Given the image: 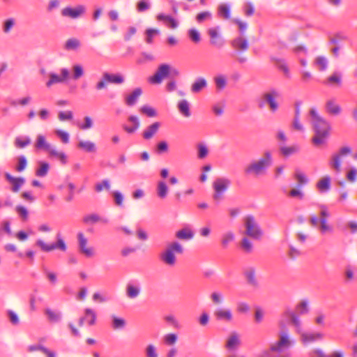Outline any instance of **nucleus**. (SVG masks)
<instances>
[{
    "label": "nucleus",
    "mask_w": 357,
    "mask_h": 357,
    "mask_svg": "<svg viewBox=\"0 0 357 357\" xmlns=\"http://www.w3.org/2000/svg\"><path fill=\"white\" fill-rule=\"evenodd\" d=\"M310 115L314 132L312 142L314 146H320L327 142L330 135L331 125L326 119L319 114L315 108L310 109Z\"/></svg>",
    "instance_id": "nucleus-1"
},
{
    "label": "nucleus",
    "mask_w": 357,
    "mask_h": 357,
    "mask_svg": "<svg viewBox=\"0 0 357 357\" xmlns=\"http://www.w3.org/2000/svg\"><path fill=\"white\" fill-rule=\"evenodd\" d=\"M273 162V159L271 152L266 151L261 158L257 160L252 161L247 165L244 172L248 175L262 176L266 174L268 169L272 166Z\"/></svg>",
    "instance_id": "nucleus-2"
},
{
    "label": "nucleus",
    "mask_w": 357,
    "mask_h": 357,
    "mask_svg": "<svg viewBox=\"0 0 357 357\" xmlns=\"http://www.w3.org/2000/svg\"><path fill=\"white\" fill-rule=\"evenodd\" d=\"M279 325L281 328L278 334L279 340L271 346L272 352H282L295 343V341L290 337L289 330L286 328L283 321H280Z\"/></svg>",
    "instance_id": "nucleus-3"
},
{
    "label": "nucleus",
    "mask_w": 357,
    "mask_h": 357,
    "mask_svg": "<svg viewBox=\"0 0 357 357\" xmlns=\"http://www.w3.org/2000/svg\"><path fill=\"white\" fill-rule=\"evenodd\" d=\"M183 248L178 241H173L168 244L167 248L160 254L161 261L169 266H174L176 262L175 254H182Z\"/></svg>",
    "instance_id": "nucleus-4"
},
{
    "label": "nucleus",
    "mask_w": 357,
    "mask_h": 357,
    "mask_svg": "<svg viewBox=\"0 0 357 357\" xmlns=\"http://www.w3.org/2000/svg\"><path fill=\"white\" fill-rule=\"evenodd\" d=\"M243 221L245 227V234L253 239H260L263 235V231L254 216L248 215L244 218Z\"/></svg>",
    "instance_id": "nucleus-5"
},
{
    "label": "nucleus",
    "mask_w": 357,
    "mask_h": 357,
    "mask_svg": "<svg viewBox=\"0 0 357 357\" xmlns=\"http://www.w3.org/2000/svg\"><path fill=\"white\" fill-rule=\"evenodd\" d=\"M281 96V92L278 89L271 88L263 94L262 99L264 102L268 105L270 110L273 113H275L280 107L278 100L280 98Z\"/></svg>",
    "instance_id": "nucleus-6"
},
{
    "label": "nucleus",
    "mask_w": 357,
    "mask_h": 357,
    "mask_svg": "<svg viewBox=\"0 0 357 357\" xmlns=\"http://www.w3.org/2000/svg\"><path fill=\"white\" fill-rule=\"evenodd\" d=\"M56 241L52 244H47L44 241L38 239L36 242V245L38 246L41 250L47 252L56 249L65 252L67 250V245L60 232L56 234Z\"/></svg>",
    "instance_id": "nucleus-7"
},
{
    "label": "nucleus",
    "mask_w": 357,
    "mask_h": 357,
    "mask_svg": "<svg viewBox=\"0 0 357 357\" xmlns=\"http://www.w3.org/2000/svg\"><path fill=\"white\" fill-rule=\"evenodd\" d=\"M351 153V148L348 146L342 147L337 153L332 155L330 160L328 161V165L331 169L335 171L337 174L341 172L342 167V158Z\"/></svg>",
    "instance_id": "nucleus-8"
},
{
    "label": "nucleus",
    "mask_w": 357,
    "mask_h": 357,
    "mask_svg": "<svg viewBox=\"0 0 357 357\" xmlns=\"http://www.w3.org/2000/svg\"><path fill=\"white\" fill-rule=\"evenodd\" d=\"M171 73V66L167 63L160 64L153 75L149 77L148 81L152 84H160L163 79L167 78Z\"/></svg>",
    "instance_id": "nucleus-9"
},
{
    "label": "nucleus",
    "mask_w": 357,
    "mask_h": 357,
    "mask_svg": "<svg viewBox=\"0 0 357 357\" xmlns=\"http://www.w3.org/2000/svg\"><path fill=\"white\" fill-rule=\"evenodd\" d=\"M231 182L228 178H218L214 181L213 183V188L215 193L213 196L215 200H219L221 199L222 195L227 191Z\"/></svg>",
    "instance_id": "nucleus-10"
},
{
    "label": "nucleus",
    "mask_w": 357,
    "mask_h": 357,
    "mask_svg": "<svg viewBox=\"0 0 357 357\" xmlns=\"http://www.w3.org/2000/svg\"><path fill=\"white\" fill-rule=\"evenodd\" d=\"M61 75H59L55 73H49V79L45 85L47 88H50L54 84H61L65 82L70 77V72L68 68H62L60 69Z\"/></svg>",
    "instance_id": "nucleus-11"
},
{
    "label": "nucleus",
    "mask_w": 357,
    "mask_h": 357,
    "mask_svg": "<svg viewBox=\"0 0 357 357\" xmlns=\"http://www.w3.org/2000/svg\"><path fill=\"white\" fill-rule=\"evenodd\" d=\"M86 12L84 5H77L75 7L66 6L61 11V15L64 17L75 20L81 17Z\"/></svg>",
    "instance_id": "nucleus-12"
},
{
    "label": "nucleus",
    "mask_w": 357,
    "mask_h": 357,
    "mask_svg": "<svg viewBox=\"0 0 357 357\" xmlns=\"http://www.w3.org/2000/svg\"><path fill=\"white\" fill-rule=\"evenodd\" d=\"M208 34L210 37V43L212 46L217 48H222L225 44V40L220 33V26L210 28L208 30Z\"/></svg>",
    "instance_id": "nucleus-13"
},
{
    "label": "nucleus",
    "mask_w": 357,
    "mask_h": 357,
    "mask_svg": "<svg viewBox=\"0 0 357 357\" xmlns=\"http://www.w3.org/2000/svg\"><path fill=\"white\" fill-rule=\"evenodd\" d=\"M142 291V284L138 280H130L126 286V295L130 299L137 298Z\"/></svg>",
    "instance_id": "nucleus-14"
},
{
    "label": "nucleus",
    "mask_w": 357,
    "mask_h": 357,
    "mask_svg": "<svg viewBox=\"0 0 357 357\" xmlns=\"http://www.w3.org/2000/svg\"><path fill=\"white\" fill-rule=\"evenodd\" d=\"M77 240L79 252L87 257L93 256V248L87 246L88 240L82 232L77 234Z\"/></svg>",
    "instance_id": "nucleus-15"
},
{
    "label": "nucleus",
    "mask_w": 357,
    "mask_h": 357,
    "mask_svg": "<svg viewBox=\"0 0 357 357\" xmlns=\"http://www.w3.org/2000/svg\"><path fill=\"white\" fill-rule=\"evenodd\" d=\"M301 342L307 345L316 341L321 340L324 338V334L319 332H305L301 334Z\"/></svg>",
    "instance_id": "nucleus-16"
},
{
    "label": "nucleus",
    "mask_w": 357,
    "mask_h": 357,
    "mask_svg": "<svg viewBox=\"0 0 357 357\" xmlns=\"http://www.w3.org/2000/svg\"><path fill=\"white\" fill-rule=\"evenodd\" d=\"M324 109L326 113L331 116H338L342 112V107L335 98L326 100Z\"/></svg>",
    "instance_id": "nucleus-17"
},
{
    "label": "nucleus",
    "mask_w": 357,
    "mask_h": 357,
    "mask_svg": "<svg viewBox=\"0 0 357 357\" xmlns=\"http://www.w3.org/2000/svg\"><path fill=\"white\" fill-rule=\"evenodd\" d=\"M282 316L284 317L291 319V321L292 324L295 326L296 332L298 334L300 335L303 331V328H302L301 321L298 315L296 314L294 312L289 310H286L283 313Z\"/></svg>",
    "instance_id": "nucleus-18"
},
{
    "label": "nucleus",
    "mask_w": 357,
    "mask_h": 357,
    "mask_svg": "<svg viewBox=\"0 0 357 357\" xmlns=\"http://www.w3.org/2000/svg\"><path fill=\"white\" fill-rule=\"evenodd\" d=\"M214 316L217 320L229 322L233 319L231 310L229 308L219 307L214 312Z\"/></svg>",
    "instance_id": "nucleus-19"
},
{
    "label": "nucleus",
    "mask_w": 357,
    "mask_h": 357,
    "mask_svg": "<svg viewBox=\"0 0 357 357\" xmlns=\"http://www.w3.org/2000/svg\"><path fill=\"white\" fill-rule=\"evenodd\" d=\"M6 180L12 184L11 190L13 192H17L21 187L24 184L25 179L22 177H14L9 173L5 174Z\"/></svg>",
    "instance_id": "nucleus-20"
},
{
    "label": "nucleus",
    "mask_w": 357,
    "mask_h": 357,
    "mask_svg": "<svg viewBox=\"0 0 357 357\" xmlns=\"http://www.w3.org/2000/svg\"><path fill=\"white\" fill-rule=\"evenodd\" d=\"M241 345L240 335L236 332H232L227 340L226 348L229 351H235Z\"/></svg>",
    "instance_id": "nucleus-21"
},
{
    "label": "nucleus",
    "mask_w": 357,
    "mask_h": 357,
    "mask_svg": "<svg viewBox=\"0 0 357 357\" xmlns=\"http://www.w3.org/2000/svg\"><path fill=\"white\" fill-rule=\"evenodd\" d=\"M231 47L237 50L245 52L248 50L249 44L246 38L238 36L231 41Z\"/></svg>",
    "instance_id": "nucleus-22"
},
{
    "label": "nucleus",
    "mask_w": 357,
    "mask_h": 357,
    "mask_svg": "<svg viewBox=\"0 0 357 357\" xmlns=\"http://www.w3.org/2000/svg\"><path fill=\"white\" fill-rule=\"evenodd\" d=\"M82 221L86 225H93L98 222H101L105 224L108 222V220L107 218H101L97 213H91L84 215Z\"/></svg>",
    "instance_id": "nucleus-23"
},
{
    "label": "nucleus",
    "mask_w": 357,
    "mask_h": 357,
    "mask_svg": "<svg viewBox=\"0 0 357 357\" xmlns=\"http://www.w3.org/2000/svg\"><path fill=\"white\" fill-rule=\"evenodd\" d=\"M142 93V90L140 88H136L133 90V91L126 97L125 102L128 106H133L135 105L139 98Z\"/></svg>",
    "instance_id": "nucleus-24"
},
{
    "label": "nucleus",
    "mask_w": 357,
    "mask_h": 357,
    "mask_svg": "<svg viewBox=\"0 0 357 357\" xmlns=\"http://www.w3.org/2000/svg\"><path fill=\"white\" fill-rule=\"evenodd\" d=\"M169 192V188L167 183L165 181H159L156 185V193L157 196L160 199H165Z\"/></svg>",
    "instance_id": "nucleus-25"
},
{
    "label": "nucleus",
    "mask_w": 357,
    "mask_h": 357,
    "mask_svg": "<svg viewBox=\"0 0 357 357\" xmlns=\"http://www.w3.org/2000/svg\"><path fill=\"white\" fill-rule=\"evenodd\" d=\"M104 77L108 83L114 84H121L125 81L124 77L119 73L111 74L109 73H104Z\"/></svg>",
    "instance_id": "nucleus-26"
},
{
    "label": "nucleus",
    "mask_w": 357,
    "mask_h": 357,
    "mask_svg": "<svg viewBox=\"0 0 357 357\" xmlns=\"http://www.w3.org/2000/svg\"><path fill=\"white\" fill-rule=\"evenodd\" d=\"M331 177L325 176L317 183V188L320 192H327L331 189Z\"/></svg>",
    "instance_id": "nucleus-27"
},
{
    "label": "nucleus",
    "mask_w": 357,
    "mask_h": 357,
    "mask_svg": "<svg viewBox=\"0 0 357 357\" xmlns=\"http://www.w3.org/2000/svg\"><path fill=\"white\" fill-rule=\"evenodd\" d=\"M160 123L159 122H155L143 132L142 136L145 139H150L152 138L156 132L158 131Z\"/></svg>",
    "instance_id": "nucleus-28"
},
{
    "label": "nucleus",
    "mask_w": 357,
    "mask_h": 357,
    "mask_svg": "<svg viewBox=\"0 0 357 357\" xmlns=\"http://www.w3.org/2000/svg\"><path fill=\"white\" fill-rule=\"evenodd\" d=\"M128 121L131 123V126H124L123 129L128 133H133L139 128V121L136 116H130L128 118Z\"/></svg>",
    "instance_id": "nucleus-29"
},
{
    "label": "nucleus",
    "mask_w": 357,
    "mask_h": 357,
    "mask_svg": "<svg viewBox=\"0 0 357 357\" xmlns=\"http://www.w3.org/2000/svg\"><path fill=\"white\" fill-rule=\"evenodd\" d=\"M84 312H85L84 317H81L79 320V326H82L84 324V322L85 321V319H88L89 317H90V319L89 320V325H90V326L93 325L96 323V312L90 308H86Z\"/></svg>",
    "instance_id": "nucleus-30"
},
{
    "label": "nucleus",
    "mask_w": 357,
    "mask_h": 357,
    "mask_svg": "<svg viewBox=\"0 0 357 357\" xmlns=\"http://www.w3.org/2000/svg\"><path fill=\"white\" fill-rule=\"evenodd\" d=\"M35 147L37 149H43L48 152L52 146L46 141L44 135H38L36 140Z\"/></svg>",
    "instance_id": "nucleus-31"
},
{
    "label": "nucleus",
    "mask_w": 357,
    "mask_h": 357,
    "mask_svg": "<svg viewBox=\"0 0 357 357\" xmlns=\"http://www.w3.org/2000/svg\"><path fill=\"white\" fill-rule=\"evenodd\" d=\"M207 86V82L202 77H197L191 86V91L192 93H199Z\"/></svg>",
    "instance_id": "nucleus-32"
},
{
    "label": "nucleus",
    "mask_w": 357,
    "mask_h": 357,
    "mask_svg": "<svg viewBox=\"0 0 357 357\" xmlns=\"http://www.w3.org/2000/svg\"><path fill=\"white\" fill-rule=\"evenodd\" d=\"M245 275L250 285L255 288H257L259 287V282L255 275V270L253 268H250L246 270Z\"/></svg>",
    "instance_id": "nucleus-33"
},
{
    "label": "nucleus",
    "mask_w": 357,
    "mask_h": 357,
    "mask_svg": "<svg viewBox=\"0 0 357 357\" xmlns=\"http://www.w3.org/2000/svg\"><path fill=\"white\" fill-rule=\"evenodd\" d=\"M51 157H54L59 160L61 164L66 165L68 162V157L66 154L63 151H59L56 149L52 146L48 151Z\"/></svg>",
    "instance_id": "nucleus-34"
},
{
    "label": "nucleus",
    "mask_w": 357,
    "mask_h": 357,
    "mask_svg": "<svg viewBox=\"0 0 357 357\" xmlns=\"http://www.w3.org/2000/svg\"><path fill=\"white\" fill-rule=\"evenodd\" d=\"M178 109L179 112L184 117H189L191 115L190 109V104L188 101L185 99L181 100L178 102L177 105Z\"/></svg>",
    "instance_id": "nucleus-35"
},
{
    "label": "nucleus",
    "mask_w": 357,
    "mask_h": 357,
    "mask_svg": "<svg viewBox=\"0 0 357 357\" xmlns=\"http://www.w3.org/2000/svg\"><path fill=\"white\" fill-rule=\"evenodd\" d=\"M45 313L50 322L58 323L61 321L62 319V313L59 311H55L50 308H47Z\"/></svg>",
    "instance_id": "nucleus-36"
},
{
    "label": "nucleus",
    "mask_w": 357,
    "mask_h": 357,
    "mask_svg": "<svg viewBox=\"0 0 357 357\" xmlns=\"http://www.w3.org/2000/svg\"><path fill=\"white\" fill-rule=\"evenodd\" d=\"M176 237L181 240L188 241L194 237V233L190 228H183L176 233Z\"/></svg>",
    "instance_id": "nucleus-37"
},
{
    "label": "nucleus",
    "mask_w": 357,
    "mask_h": 357,
    "mask_svg": "<svg viewBox=\"0 0 357 357\" xmlns=\"http://www.w3.org/2000/svg\"><path fill=\"white\" fill-rule=\"evenodd\" d=\"M218 13L225 19H229L231 17V5L229 3L220 4L218 8Z\"/></svg>",
    "instance_id": "nucleus-38"
},
{
    "label": "nucleus",
    "mask_w": 357,
    "mask_h": 357,
    "mask_svg": "<svg viewBox=\"0 0 357 357\" xmlns=\"http://www.w3.org/2000/svg\"><path fill=\"white\" fill-rule=\"evenodd\" d=\"M50 170V165L46 162H38V167L36 171V175L38 177L45 176Z\"/></svg>",
    "instance_id": "nucleus-39"
},
{
    "label": "nucleus",
    "mask_w": 357,
    "mask_h": 357,
    "mask_svg": "<svg viewBox=\"0 0 357 357\" xmlns=\"http://www.w3.org/2000/svg\"><path fill=\"white\" fill-rule=\"evenodd\" d=\"M77 147L88 153L95 152L96 150V144L91 141H80Z\"/></svg>",
    "instance_id": "nucleus-40"
},
{
    "label": "nucleus",
    "mask_w": 357,
    "mask_h": 357,
    "mask_svg": "<svg viewBox=\"0 0 357 357\" xmlns=\"http://www.w3.org/2000/svg\"><path fill=\"white\" fill-rule=\"evenodd\" d=\"M314 64L318 68L319 70L325 71L328 68V61L326 57L319 56L314 59Z\"/></svg>",
    "instance_id": "nucleus-41"
},
{
    "label": "nucleus",
    "mask_w": 357,
    "mask_h": 357,
    "mask_svg": "<svg viewBox=\"0 0 357 357\" xmlns=\"http://www.w3.org/2000/svg\"><path fill=\"white\" fill-rule=\"evenodd\" d=\"M31 141L29 136L17 137L15 139L14 144L16 147L24 149L31 144Z\"/></svg>",
    "instance_id": "nucleus-42"
},
{
    "label": "nucleus",
    "mask_w": 357,
    "mask_h": 357,
    "mask_svg": "<svg viewBox=\"0 0 357 357\" xmlns=\"http://www.w3.org/2000/svg\"><path fill=\"white\" fill-rule=\"evenodd\" d=\"M158 20L165 21L168 23L169 26L172 29H176L178 26L177 21L170 15H166L165 14L160 13L157 16Z\"/></svg>",
    "instance_id": "nucleus-43"
},
{
    "label": "nucleus",
    "mask_w": 357,
    "mask_h": 357,
    "mask_svg": "<svg viewBox=\"0 0 357 357\" xmlns=\"http://www.w3.org/2000/svg\"><path fill=\"white\" fill-rule=\"evenodd\" d=\"M80 46V41L75 38H71L66 40L64 49L68 51L76 50Z\"/></svg>",
    "instance_id": "nucleus-44"
},
{
    "label": "nucleus",
    "mask_w": 357,
    "mask_h": 357,
    "mask_svg": "<svg viewBox=\"0 0 357 357\" xmlns=\"http://www.w3.org/2000/svg\"><path fill=\"white\" fill-rule=\"evenodd\" d=\"M299 151V147L297 145H294L291 146H282L280 148V151L281 154L285 157L290 156Z\"/></svg>",
    "instance_id": "nucleus-45"
},
{
    "label": "nucleus",
    "mask_w": 357,
    "mask_h": 357,
    "mask_svg": "<svg viewBox=\"0 0 357 357\" xmlns=\"http://www.w3.org/2000/svg\"><path fill=\"white\" fill-rule=\"evenodd\" d=\"M294 177L298 181V187H302L308 183V178L307 176L298 169L296 170Z\"/></svg>",
    "instance_id": "nucleus-46"
},
{
    "label": "nucleus",
    "mask_w": 357,
    "mask_h": 357,
    "mask_svg": "<svg viewBox=\"0 0 357 357\" xmlns=\"http://www.w3.org/2000/svg\"><path fill=\"white\" fill-rule=\"evenodd\" d=\"M72 70H73L72 78L75 80L82 77L84 74L83 66L81 64L73 65V68H72Z\"/></svg>",
    "instance_id": "nucleus-47"
},
{
    "label": "nucleus",
    "mask_w": 357,
    "mask_h": 357,
    "mask_svg": "<svg viewBox=\"0 0 357 357\" xmlns=\"http://www.w3.org/2000/svg\"><path fill=\"white\" fill-rule=\"evenodd\" d=\"M214 82L217 89L222 90L226 87L227 79L224 75H218L214 77Z\"/></svg>",
    "instance_id": "nucleus-48"
},
{
    "label": "nucleus",
    "mask_w": 357,
    "mask_h": 357,
    "mask_svg": "<svg viewBox=\"0 0 357 357\" xmlns=\"http://www.w3.org/2000/svg\"><path fill=\"white\" fill-rule=\"evenodd\" d=\"M112 326L114 329H123L126 326V321L123 318L117 317L114 315L112 316Z\"/></svg>",
    "instance_id": "nucleus-49"
},
{
    "label": "nucleus",
    "mask_w": 357,
    "mask_h": 357,
    "mask_svg": "<svg viewBox=\"0 0 357 357\" xmlns=\"http://www.w3.org/2000/svg\"><path fill=\"white\" fill-rule=\"evenodd\" d=\"M145 34L146 42L149 44H151L153 43V38L160 34V31L156 29H148L146 30Z\"/></svg>",
    "instance_id": "nucleus-50"
},
{
    "label": "nucleus",
    "mask_w": 357,
    "mask_h": 357,
    "mask_svg": "<svg viewBox=\"0 0 357 357\" xmlns=\"http://www.w3.org/2000/svg\"><path fill=\"white\" fill-rule=\"evenodd\" d=\"M276 64H277L278 68L283 72V73L284 74V75L287 77H291L289 67L284 60L278 59V60H277Z\"/></svg>",
    "instance_id": "nucleus-51"
},
{
    "label": "nucleus",
    "mask_w": 357,
    "mask_h": 357,
    "mask_svg": "<svg viewBox=\"0 0 357 357\" xmlns=\"http://www.w3.org/2000/svg\"><path fill=\"white\" fill-rule=\"evenodd\" d=\"M110 189V182L108 179H104L101 182L98 183L95 185V190L100 192L103 190H109Z\"/></svg>",
    "instance_id": "nucleus-52"
},
{
    "label": "nucleus",
    "mask_w": 357,
    "mask_h": 357,
    "mask_svg": "<svg viewBox=\"0 0 357 357\" xmlns=\"http://www.w3.org/2000/svg\"><path fill=\"white\" fill-rule=\"evenodd\" d=\"M165 321L169 323L172 326H173L174 328L179 329L181 326L178 320L172 314L167 315L165 317Z\"/></svg>",
    "instance_id": "nucleus-53"
},
{
    "label": "nucleus",
    "mask_w": 357,
    "mask_h": 357,
    "mask_svg": "<svg viewBox=\"0 0 357 357\" xmlns=\"http://www.w3.org/2000/svg\"><path fill=\"white\" fill-rule=\"evenodd\" d=\"M319 229L321 234H325L326 232H332L333 228L328 224V221L326 219L320 218V226Z\"/></svg>",
    "instance_id": "nucleus-54"
},
{
    "label": "nucleus",
    "mask_w": 357,
    "mask_h": 357,
    "mask_svg": "<svg viewBox=\"0 0 357 357\" xmlns=\"http://www.w3.org/2000/svg\"><path fill=\"white\" fill-rule=\"evenodd\" d=\"M296 310L300 314H307L309 311L307 301L303 300L299 304H298L296 306Z\"/></svg>",
    "instance_id": "nucleus-55"
},
{
    "label": "nucleus",
    "mask_w": 357,
    "mask_h": 357,
    "mask_svg": "<svg viewBox=\"0 0 357 357\" xmlns=\"http://www.w3.org/2000/svg\"><path fill=\"white\" fill-rule=\"evenodd\" d=\"M145 354L146 357H158L157 349L152 344H149L146 346L145 349Z\"/></svg>",
    "instance_id": "nucleus-56"
},
{
    "label": "nucleus",
    "mask_w": 357,
    "mask_h": 357,
    "mask_svg": "<svg viewBox=\"0 0 357 357\" xmlns=\"http://www.w3.org/2000/svg\"><path fill=\"white\" fill-rule=\"evenodd\" d=\"M342 82L341 75L338 73H335L331 76H329L327 80L324 82L326 84L336 83L337 84H340Z\"/></svg>",
    "instance_id": "nucleus-57"
},
{
    "label": "nucleus",
    "mask_w": 357,
    "mask_h": 357,
    "mask_svg": "<svg viewBox=\"0 0 357 357\" xmlns=\"http://www.w3.org/2000/svg\"><path fill=\"white\" fill-rule=\"evenodd\" d=\"M84 123H78L77 126L79 129L86 130L93 127V121L90 116H85L84 119Z\"/></svg>",
    "instance_id": "nucleus-58"
},
{
    "label": "nucleus",
    "mask_w": 357,
    "mask_h": 357,
    "mask_svg": "<svg viewBox=\"0 0 357 357\" xmlns=\"http://www.w3.org/2000/svg\"><path fill=\"white\" fill-rule=\"evenodd\" d=\"M17 161L18 164L16 167V170L20 172L24 171L27 165V160L26 157L24 155H20L17 158Z\"/></svg>",
    "instance_id": "nucleus-59"
},
{
    "label": "nucleus",
    "mask_w": 357,
    "mask_h": 357,
    "mask_svg": "<svg viewBox=\"0 0 357 357\" xmlns=\"http://www.w3.org/2000/svg\"><path fill=\"white\" fill-rule=\"evenodd\" d=\"M188 36L194 43H199L201 40L199 32L196 29H190L188 30Z\"/></svg>",
    "instance_id": "nucleus-60"
},
{
    "label": "nucleus",
    "mask_w": 357,
    "mask_h": 357,
    "mask_svg": "<svg viewBox=\"0 0 357 357\" xmlns=\"http://www.w3.org/2000/svg\"><path fill=\"white\" fill-rule=\"evenodd\" d=\"M252 242L247 238L244 237L241 241V248L245 252H251L252 250Z\"/></svg>",
    "instance_id": "nucleus-61"
},
{
    "label": "nucleus",
    "mask_w": 357,
    "mask_h": 357,
    "mask_svg": "<svg viewBox=\"0 0 357 357\" xmlns=\"http://www.w3.org/2000/svg\"><path fill=\"white\" fill-rule=\"evenodd\" d=\"M15 211L23 220H26L29 213L26 207L19 205L15 207Z\"/></svg>",
    "instance_id": "nucleus-62"
},
{
    "label": "nucleus",
    "mask_w": 357,
    "mask_h": 357,
    "mask_svg": "<svg viewBox=\"0 0 357 357\" xmlns=\"http://www.w3.org/2000/svg\"><path fill=\"white\" fill-rule=\"evenodd\" d=\"M234 234L231 231H228L222 235V244L223 246H227L229 243L234 240Z\"/></svg>",
    "instance_id": "nucleus-63"
},
{
    "label": "nucleus",
    "mask_w": 357,
    "mask_h": 357,
    "mask_svg": "<svg viewBox=\"0 0 357 357\" xmlns=\"http://www.w3.org/2000/svg\"><path fill=\"white\" fill-rule=\"evenodd\" d=\"M140 112L149 117H153L156 116L155 110L149 105H144L141 107Z\"/></svg>",
    "instance_id": "nucleus-64"
}]
</instances>
